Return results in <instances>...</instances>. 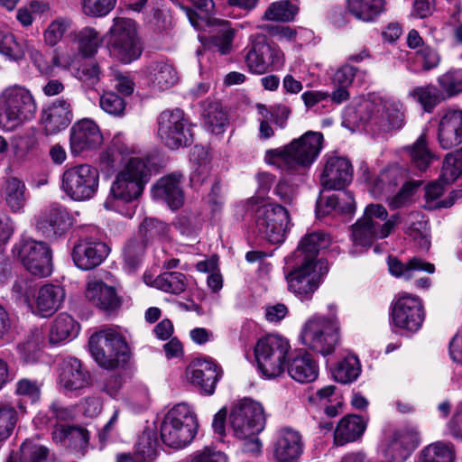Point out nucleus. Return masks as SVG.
<instances>
[{"mask_svg":"<svg viewBox=\"0 0 462 462\" xmlns=\"http://www.w3.org/2000/svg\"><path fill=\"white\" fill-rule=\"evenodd\" d=\"M353 180V167L345 157L331 156L327 159L320 177L326 189H343Z\"/></svg>","mask_w":462,"mask_h":462,"instance_id":"23","label":"nucleus"},{"mask_svg":"<svg viewBox=\"0 0 462 462\" xmlns=\"http://www.w3.org/2000/svg\"><path fill=\"white\" fill-rule=\"evenodd\" d=\"M150 178L151 171L147 162L140 158H131L112 181L104 207L108 210H116L121 204L137 200Z\"/></svg>","mask_w":462,"mask_h":462,"instance_id":"1","label":"nucleus"},{"mask_svg":"<svg viewBox=\"0 0 462 462\" xmlns=\"http://www.w3.org/2000/svg\"><path fill=\"white\" fill-rule=\"evenodd\" d=\"M339 323L336 316H315L310 319L302 328L300 339L310 349L328 356L339 343Z\"/></svg>","mask_w":462,"mask_h":462,"instance_id":"7","label":"nucleus"},{"mask_svg":"<svg viewBox=\"0 0 462 462\" xmlns=\"http://www.w3.org/2000/svg\"><path fill=\"white\" fill-rule=\"evenodd\" d=\"M407 228L405 233L413 240L418 241L420 247L428 249L430 245L429 239L428 223L419 212H411L408 215Z\"/></svg>","mask_w":462,"mask_h":462,"instance_id":"43","label":"nucleus"},{"mask_svg":"<svg viewBox=\"0 0 462 462\" xmlns=\"http://www.w3.org/2000/svg\"><path fill=\"white\" fill-rule=\"evenodd\" d=\"M0 199L12 212H20L26 203L24 182L16 177L6 178L0 186Z\"/></svg>","mask_w":462,"mask_h":462,"instance_id":"34","label":"nucleus"},{"mask_svg":"<svg viewBox=\"0 0 462 462\" xmlns=\"http://www.w3.org/2000/svg\"><path fill=\"white\" fill-rule=\"evenodd\" d=\"M43 340L44 336L41 328H33L29 331L24 340L18 345L19 352L25 362L37 360Z\"/></svg>","mask_w":462,"mask_h":462,"instance_id":"46","label":"nucleus"},{"mask_svg":"<svg viewBox=\"0 0 462 462\" xmlns=\"http://www.w3.org/2000/svg\"><path fill=\"white\" fill-rule=\"evenodd\" d=\"M37 106L31 91L20 85L5 88L0 94V128L12 132L32 120Z\"/></svg>","mask_w":462,"mask_h":462,"instance_id":"4","label":"nucleus"},{"mask_svg":"<svg viewBox=\"0 0 462 462\" xmlns=\"http://www.w3.org/2000/svg\"><path fill=\"white\" fill-rule=\"evenodd\" d=\"M168 226L156 218L146 217L139 226L142 240L146 244L161 241L168 236Z\"/></svg>","mask_w":462,"mask_h":462,"instance_id":"48","label":"nucleus"},{"mask_svg":"<svg viewBox=\"0 0 462 462\" xmlns=\"http://www.w3.org/2000/svg\"><path fill=\"white\" fill-rule=\"evenodd\" d=\"M202 116L208 129L216 134L222 133L228 123L226 113L217 102H206Z\"/></svg>","mask_w":462,"mask_h":462,"instance_id":"42","label":"nucleus"},{"mask_svg":"<svg viewBox=\"0 0 462 462\" xmlns=\"http://www.w3.org/2000/svg\"><path fill=\"white\" fill-rule=\"evenodd\" d=\"M158 124V135L170 149L189 146L193 143V125L183 110L176 108L163 111Z\"/></svg>","mask_w":462,"mask_h":462,"instance_id":"10","label":"nucleus"},{"mask_svg":"<svg viewBox=\"0 0 462 462\" xmlns=\"http://www.w3.org/2000/svg\"><path fill=\"white\" fill-rule=\"evenodd\" d=\"M387 231L374 232L360 218L352 226L354 245L368 248L374 240L387 237Z\"/></svg>","mask_w":462,"mask_h":462,"instance_id":"50","label":"nucleus"},{"mask_svg":"<svg viewBox=\"0 0 462 462\" xmlns=\"http://www.w3.org/2000/svg\"><path fill=\"white\" fill-rule=\"evenodd\" d=\"M188 18L192 26L200 31H206L207 27L213 28L215 34L212 36V43L221 54L230 52L235 37V30L228 21L221 19H206L199 17L194 12L188 13ZM212 32V31H210Z\"/></svg>","mask_w":462,"mask_h":462,"instance_id":"20","label":"nucleus"},{"mask_svg":"<svg viewBox=\"0 0 462 462\" xmlns=\"http://www.w3.org/2000/svg\"><path fill=\"white\" fill-rule=\"evenodd\" d=\"M71 226L69 214L59 205H51L42 209L35 224L36 230L49 240H57L61 237Z\"/></svg>","mask_w":462,"mask_h":462,"instance_id":"16","label":"nucleus"},{"mask_svg":"<svg viewBox=\"0 0 462 462\" xmlns=\"http://www.w3.org/2000/svg\"><path fill=\"white\" fill-rule=\"evenodd\" d=\"M146 246L143 240L137 239H132L126 244L124 249V259L130 269L134 270L140 264Z\"/></svg>","mask_w":462,"mask_h":462,"instance_id":"63","label":"nucleus"},{"mask_svg":"<svg viewBox=\"0 0 462 462\" xmlns=\"http://www.w3.org/2000/svg\"><path fill=\"white\" fill-rule=\"evenodd\" d=\"M117 0H81L85 15L93 18L106 16L116 5Z\"/></svg>","mask_w":462,"mask_h":462,"instance_id":"59","label":"nucleus"},{"mask_svg":"<svg viewBox=\"0 0 462 462\" xmlns=\"http://www.w3.org/2000/svg\"><path fill=\"white\" fill-rule=\"evenodd\" d=\"M72 119L70 102L64 98H58L43 110L42 122L48 134H56L66 129Z\"/></svg>","mask_w":462,"mask_h":462,"instance_id":"25","label":"nucleus"},{"mask_svg":"<svg viewBox=\"0 0 462 462\" xmlns=\"http://www.w3.org/2000/svg\"><path fill=\"white\" fill-rule=\"evenodd\" d=\"M26 412L27 407L22 402L17 403V410L9 403L0 402V441L11 436L19 420V416Z\"/></svg>","mask_w":462,"mask_h":462,"instance_id":"40","label":"nucleus"},{"mask_svg":"<svg viewBox=\"0 0 462 462\" xmlns=\"http://www.w3.org/2000/svg\"><path fill=\"white\" fill-rule=\"evenodd\" d=\"M95 361L103 368L116 369L129 360V348L124 337L113 328L93 334L88 340Z\"/></svg>","mask_w":462,"mask_h":462,"instance_id":"6","label":"nucleus"},{"mask_svg":"<svg viewBox=\"0 0 462 462\" xmlns=\"http://www.w3.org/2000/svg\"><path fill=\"white\" fill-rule=\"evenodd\" d=\"M298 13V7L288 0L274 2L269 5L263 14L264 20L290 22Z\"/></svg>","mask_w":462,"mask_h":462,"instance_id":"52","label":"nucleus"},{"mask_svg":"<svg viewBox=\"0 0 462 462\" xmlns=\"http://www.w3.org/2000/svg\"><path fill=\"white\" fill-rule=\"evenodd\" d=\"M388 266L390 273L396 277H402L405 280H410L412 277L414 271H424L428 273L435 272L433 263L426 262L419 257L411 258L407 263H402L395 257H389Z\"/></svg>","mask_w":462,"mask_h":462,"instance_id":"39","label":"nucleus"},{"mask_svg":"<svg viewBox=\"0 0 462 462\" xmlns=\"http://www.w3.org/2000/svg\"><path fill=\"white\" fill-rule=\"evenodd\" d=\"M187 279L182 273L167 272L154 280V286L165 292L180 294L187 288Z\"/></svg>","mask_w":462,"mask_h":462,"instance_id":"49","label":"nucleus"},{"mask_svg":"<svg viewBox=\"0 0 462 462\" xmlns=\"http://www.w3.org/2000/svg\"><path fill=\"white\" fill-rule=\"evenodd\" d=\"M365 430V422L358 415H347L337 424L334 432V441L342 446L357 439Z\"/></svg>","mask_w":462,"mask_h":462,"instance_id":"36","label":"nucleus"},{"mask_svg":"<svg viewBox=\"0 0 462 462\" xmlns=\"http://www.w3.org/2000/svg\"><path fill=\"white\" fill-rule=\"evenodd\" d=\"M392 320L395 327L416 332L424 320V310L419 297L408 293L399 296L392 309Z\"/></svg>","mask_w":462,"mask_h":462,"instance_id":"13","label":"nucleus"},{"mask_svg":"<svg viewBox=\"0 0 462 462\" xmlns=\"http://www.w3.org/2000/svg\"><path fill=\"white\" fill-rule=\"evenodd\" d=\"M291 346L278 335H268L259 339L254 346L258 367L267 378H275L284 372Z\"/></svg>","mask_w":462,"mask_h":462,"instance_id":"8","label":"nucleus"},{"mask_svg":"<svg viewBox=\"0 0 462 462\" xmlns=\"http://www.w3.org/2000/svg\"><path fill=\"white\" fill-rule=\"evenodd\" d=\"M86 298L97 308L112 312L121 306V299L116 289L100 280H90L86 288Z\"/></svg>","mask_w":462,"mask_h":462,"instance_id":"26","label":"nucleus"},{"mask_svg":"<svg viewBox=\"0 0 462 462\" xmlns=\"http://www.w3.org/2000/svg\"><path fill=\"white\" fill-rule=\"evenodd\" d=\"M103 142L99 126L92 119L77 121L69 131V147L71 154L79 155L83 152L97 149Z\"/></svg>","mask_w":462,"mask_h":462,"instance_id":"17","label":"nucleus"},{"mask_svg":"<svg viewBox=\"0 0 462 462\" xmlns=\"http://www.w3.org/2000/svg\"><path fill=\"white\" fill-rule=\"evenodd\" d=\"M462 173V148L448 153L445 157L440 179L425 188L426 208H437L436 200L443 194V183L455 181Z\"/></svg>","mask_w":462,"mask_h":462,"instance_id":"18","label":"nucleus"},{"mask_svg":"<svg viewBox=\"0 0 462 462\" xmlns=\"http://www.w3.org/2000/svg\"><path fill=\"white\" fill-rule=\"evenodd\" d=\"M409 96L420 103L426 112H431L442 99L441 92L431 84L414 88Z\"/></svg>","mask_w":462,"mask_h":462,"instance_id":"47","label":"nucleus"},{"mask_svg":"<svg viewBox=\"0 0 462 462\" xmlns=\"http://www.w3.org/2000/svg\"><path fill=\"white\" fill-rule=\"evenodd\" d=\"M42 383L37 380L22 378L15 384V393L19 396H24L32 403H36L41 399Z\"/></svg>","mask_w":462,"mask_h":462,"instance_id":"62","label":"nucleus"},{"mask_svg":"<svg viewBox=\"0 0 462 462\" xmlns=\"http://www.w3.org/2000/svg\"><path fill=\"white\" fill-rule=\"evenodd\" d=\"M79 51L85 56H93L101 44L99 33L91 27H85L77 34Z\"/></svg>","mask_w":462,"mask_h":462,"instance_id":"54","label":"nucleus"},{"mask_svg":"<svg viewBox=\"0 0 462 462\" xmlns=\"http://www.w3.org/2000/svg\"><path fill=\"white\" fill-rule=\"evenodd\" d=\"M49 450L43 446L26 440L21 445L22 462H46Z\"/></svg>","mask_w":462,"mask_h":462,"instance_id":"64","label":"nucleus"},{"mask_svg":"<svg viewBox=\"0 0 462 462\" xmlns=\"http://www.w3.org/2000/svg\"><path fill=\"white\" fill-rule=\"evenodd\" d=\"M144 74L151 85L159 90L173 87L179 79L173 65L167 60H154L144 69Z\"/></svg>","mask_w":462,"mask_h":462,"instance_id":"30","label":"nucleus"},{"mask_svg":"<svg viewBox=\"0 0 462 462\" xmlns=\"http://www.w3.org/2000/svg\"><path fill=\"white\" fill-rule=\"evenodd\" d=\"M403 121V115L398 107L388 101H379L372 105L368 124L376 133H389L399 129Z\"/></svg>","mask_w":462,"mask_h":462,"instance_id":"24","label":"nucleus"},{"mask_svg":"<svg viewBox=\"0 0 462 462\" xmlns=\"http://www.w3.org/2000/svg\"><path fill=\"white\" fill-rule=\"evenodd\" d=\"M330 236L323 231H315L307 234L300 240L293 254L295 261L304 262L317 265V256L319 251L328 248L330 245Z\"/></svg>","mask_w":462,"mask_h":462,"instance_id":"28","label":"nucleus"},{"mask_svg":"<svg viewBox=\"0 0 462 462\" xmlns=\"http://www.w3.org/2000/svg\"><path fill=\"white\" fill-rule=\"evenodd\" d=\"M184 180L185 177L180 171H174L161 177L152 185L153 199L166 203L171 209L180 208L185 199Z\"/></svg>","mask_w":462,"mask_h":462,"instance_id":"21","label":"nucleus"},{"mask_svg":"<svg viewBox=\"0 0 462 462\" xmlns=\"http://www.w3.org/2000/svg\"><path fill=\"white\" fill-rule=\"evenodd\" d=\"M287 371L293 380L306 383L318 377L319 367L311 355L304 351L288 360Z\"/></svg>","mask_w":462,"mask_h":462,"instance_id":"33","label":"nucleus"},{"mask_svg":"<svg viewBox=\"0 0 462 462\" xmlns=\"http://www.w3.org/2000/svg\"><path fill=\"white\" fill-rule=\"evenodd\" d=\"M186 374L190 383L205 394L211 395L222 377V369L211 359H196L189 365Z\"/></svg>","mask_w":462,"mask_h":462,"instance_id":"22","label":"nucleus"},{"mask_svg":"<svg viewBox=\"0 0 462 462\" xmlns=\"http://www.w3.org/2000/svg\"><path fill=\"white\" fill-rule=\"evenodd\" d=\"M13 254L33 275L46 277L52 272L51 250L44 242L23 237L14 244Z\"/></svg>","mask_w":462,"mask_h":462,"instance_id":"11","label":"nucleus"},{"mask_svg":"<svg viewBox=\"0 0 462 462\" xmlns=\"http://www.w3.org/2000/svg\"><path fill=\"white\" fill-rule=\"evenodd\" d=\"M99 186L98 171L89 164H79L66 169L61 178V189L76 201L92 199Z\"/></svg>","mask_w":462,"mask_h":462,"instance_id":"9","label":"nucleus"},{"mask_svg":"<svg viewBox=\"0 0 462 462\" xmlns=\"http://www.w3.org/2000/svg\"><path fill=\"white\" fill-rule=\"evenodd\" d=\"M398 175L399 169L397 167L382 171L374 183L373 192L374 195L382 196L390 193L392 189L398 184Z\"/></svg>","mask_w":462,"mask_h":462,"instance_id":"58","label":"nucleus"},{"mask_svg":"<svg viewBox=\"0 0 462 462\" xmlns=\"http://www.w3.org/2000/svg\"><path fill=\"white\" fill-rule=\"evenodd\" d=\"M90 376L82 369L79 359L69 357L60 365V383L69 391L79 390L89 384Z\"/></svg>","mask_w":462,"mask_h":462,"instance_id":"31","label":"nucleus"},{"mask_svg":"<svg viewBox=\"0 0 462 462\" xmlns=\"http://www.w3.org/2000/svg\"><path fill=\"white\" fill-rule=\"evenodd\" d=\"M99 106L103 111L114 116H122L125 110V101L112 91L105 92L99 98Z\"/></svg>","mask_w":462,"mask_h":462,"instance_id":"61","label":"nucleus"},{"mask_svg":"<svg viewBox=\"0 0 462 462\" xmlns=\"http://www.w3.org/2000/svg\"><path fill=\"white\" fill-rule=\"evenodd\" d=\"M438 140L443 149H450L462 143V111L448 110L441 117Z\"/></svg>","mask_w":462,"mask_h":462,"instance_id":"27","label":"nucleus"},{"mask_svg":"<svg viewBox=\"0 0 462 462\" xmlns=\"http://www.w3.org/2000/svg\"><path fill=\"white\" fill-rule=\"evenodd\" d=\"M303 451L300 434L291 429H283L274 448V456L279 462H295Z\"/></svg>","mask_w":462,"mask_h":462,"instance_id":"29","label":"nucleus"},{"mask_svg":"<svg viewBox=\"0 0 462 462\" xmlns=\"http://www.w3.org/2000/svg\"><path fill=\"white\" fill-rule=\"evenodd\" d=\"M347 9L356 19L374 22L384 10L385 0H346Z\"/></svg>","mask_w":462,"mask_h":462,"instance_id":"38","label":"nucleus"},{"mask_svg":"<svg viewBox=\"0 0 462 462\" xmlns=\"http://www.w3.org/2000/svg\"><path fill=\"white\" fill-rule=\"evenodd\" d=\"M322 142V134L307 132L282 148L267 150L264 160L267 163L286 171L308 168L318 158Z\"/></svg>","mask_w":462,"mask_h":462,"instance_id":"2","label":"nucleus"},{"mask_svg":"<svg viewBox=\"0 0 462 462\" xmlns=\"http://www.w3.org/2000/svg\"><path fill=\"white\" fill-rule=\"evenodd\" d=\"M245 60L251 72L263 74L269 69L282 66L283 54L277 46L258 41L247 48Z\"/></svg>","mask_w":462,"mask_h":462,"instance_id":"15","label":"nucleus"},{"mask_svg":"<svg viewBox=\"0 0 462 462\" xmlns=\"http://www.w3.org/2000/svg\"><path fill=\"white\" fill-rule=\"evenodd\" d=\"M109 253L110 248L106 243L93 238H86L74 245L71 256L79 269L88 271L100 265Z\"/></svg>","mask_w":462,"mask_h":462,"instance_id":"19","label":"nucleus"},{"mask_svg":"<svg viewBox=\"0 0 462 462\" xmlns=\"http://www.w3.org/2000/svg\"><path fill=\"white\" fill-rule=\"evenodd\" d=\"M388 217L386 208L380 204H370L365 209L362 220L374 232H383L388 229L387 236L392 233L394 226L400 222L398 214H394Z\"/></svg>","mask_w":462,"mask_h":462,"instance_id":"35","label":"nucleus"},{"mask_svg":"<svg viewBox=\"0 0 462 462\" xmlns=\"http://www.w3.org/2000/svg\"><path fill=\"white\" fill-rule=\"evenodd\" d=\"M296 267L287 276L288 289L300 300H309L319 288L321 274L316 271V265L296 261Z\"/></svg>","mask_w":462,"mask_h":462,"instance_id":"14","label":"nucleus"},{"mask_svg":"<svg viewBox=\"0 0 462 462\" xmlns=\"http://www.w3.org/2000/svg\"><path fill=\"white\" fill-rule=\"evenodd\" d=\"M198 420L187 403L176 404L165 415L161 425L162 442L173 448L188 446L195 438Z\"/></svg>","mask_w":462,"mask_h":462,"instance_id":"5","label":"nucleus"},{"mask_svg":"<svg viewBox=\"0 0 462 462\" xmlns=\"http://www.w3.org/2000/svg\"><path fill=\"white\" fill-rule=\"evenodd\" d=\"M72 20L68 17H58L54 19L43 32L44 42L49 46H55L61 41L64 34L70 29Z\"/></svg>","mask_w":462,"mask_h":462,"instance_id":"55","label":"nucleus"},{"mask_svg":"<svg viewBox=\"0 0 462 462\" xmlns=\"http://www.w3.org/2000/svg\"><path fill=\"white\" fill-rule=\"evenodd\" d=\"M289 223V213L281 205L266 204L256 210V232L271 244H281L284 241Z\"/></svg>","mask_w":462,"mask_h":462,"instance_id":"12","label":"nucleus"},{"mask_svg":"<svg viewBox=\"0 0 462 462\" xmlns=\"http://www.w3.org/2000/svg\"><path fill=\"white\" fill-rule=\"evenodd\" d=\"M136 454L143 461H150L157 457L158 440L154 432L145 430L142 433L136 444Z\"/></svg>","mask_w":462,"mask_h":462,"instance_id":"57","label":"nucleus"},{"mask_svg":"<svg viewBox=\"0 0 462 462\" xmlns=\"http://www.w3.org/2000/svg\"><path fill=\"white\" fill-rule=\"evenodd\" d=\"M361 373V365L357 356L349 355L339 361L332 370V374L337 382L351 383L356 381Z\"/></svg>","mask_w":462,"mask_h":462,"instance_id":"44","label":"nucleus"},{"mask_svg":"<svg viewBox=\"0 0 462 462\" xmlns=\"http://www.w3.org/2000/svg\"><path fill=\"white\" fill-rule=\"evenodd\" d=\"M410 156L411 163L420 171H426L431 163L434 155L428 148L424 134L410 148Z\"/></svg>","mask_w":462,"mask_h":462,"instance_id":"51","label":"nucleus"},{"mask_svg":"<svg viewBox=\"0 0 462 462\" xmlns=\"http://www.w3.org/2000/svg\"><path fill=\"white\" fill-rule=\"evenodd\" d=\"M79 330V324L67 313H60L53 320L49 334L51 344H58L74 338Z\"/></svg>","mask_w":462,"mask_h":462,"instance_id":"37","label":"nucleus"},{"mask_svg":"<svg viewBox=\"0 0 462 462\" xmlns=\"http://www.w3.org/2000/svg\"><path fill=\"white\" fill-rule=\"evenodd\" d=\"M454 452L444 443L429 445L421 451L420 462H453Z\"/></svg>","mask_w":462,"mask_h":462,"instance_id":"56","label":"nucleus"},{"mask_svg":"<svg viewBox=\"0 0 462 462\" xmlns=\"http://www.w3.org/2000/svg\"><path fill=\"white\" fill-rule=\"evenodd\" d=\"M256 108L262 117L269 118L281 128L285 127L291 114V109L284 105H276L268 108L265 105L257 104Z\"/></svg>","mask_w":462,"mask_h":462,"instance_id":"60","label":"nucleus"},{"mask_svg":"<svg viewBox=\"0 0 462 462\" xmlns=\"http://www.w3.org/2000/svg\"><path fill=\"white\" fill-rule=\"evenodd\" d=\"M323 200L318 201V214H329L330 211L337 209L343 213H352L355 210V199L353 195L345 191L341 195L328 196L325 201V208H323Z\"/></svg>","mask_w":462,"mask_h":462,"instance_id":"45","label":"nucleus"},{"mask_svg":"<svg viewBox=\"0 0 462 462\" xmlns=\"http://www.w3.org/2000/svg\"><path fill=\"white\" fill-rule=\"evenodd\" d=\"M65 297L62 287L53 284L42 286L35 295L33 312L42 317H49L60 306Z\"/></svg>","mask_w":462,"mask_h":462,"instance_id":"32","label":"nucleus"},{"mask_svg":"<svg viewBox=\"0 0 462 462\" xmlns=\"http://www.w3.org/2000/svg\"><path fill=\"white\" fill-rule=\"evenodd\" d=\"M109 34L108 42L139 38L134 21L125 17L114 18L113 25L109 30Z\"/></svg>","mask_w":462,"mask_h":462,"instance_id":"53","label":"nucleus"},{"mask_svg":"<svg viewBox=\"0 0 462 462\" xmlns=\"http://www.w3.org/2000/svg\"><path fill=\"white\" fill-rule=\"evenodd\" d=\"M108 46L111 55L125 64L137 60L143 51L139 38L108 42Z\"/></svg>","mask_w":462,"mask_h":462,"instance_id":"41","label":"nucleus"},{"mask_svg":"<svg viewBox=\"0 0 462 462\" xmlns=\"http://www.w3.org/2000/svg\"><path fill=\"white\" fill-rule=\"evenodd\" d=\"M228 422L236 437L249 439L245 443V451H260L262 445L256 436L265 425L264 411L260 402L250 398L238 401L230 410Z\"/></svg>","mask_w":462,"mask_h":462,"instance_id":"3","label":"nucleus"}]
</instances>
